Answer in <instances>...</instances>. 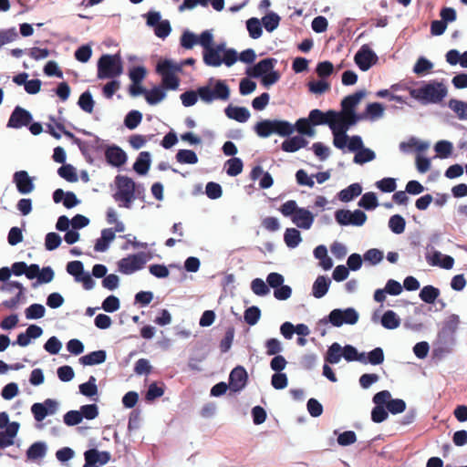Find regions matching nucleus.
Returning a JSON list of instances; mask_svg holds the SVG:
<instances>
[{
	"label": "nucleus",
	"mask_w": 467,
	"mask_h": 467,
	"mask_svg": "<svg viewBox=\"0 0 467 467\" xmlns=\"http://www.w3.org/2000/svg\"><path fill=\"white\" fill-rule=\"evenodd\" d=\"M203 63L206 66L217 67L224 63L232 67L237 60V52L233 48H226L224 43H220L202 51Z\"/></svg>",
	"instance_id": "nucleus-1"
},
{
	"label": "nucleus",
	"mask_w": 467,
	"mask_h": 467,
	"mask_svg": "<svg viewBox=\"0 0 467 467\" xmlns=\"http://www.w3.org/2000/svg\"><path fill=\"white\" fill-rule=\"evenodd\" d=\"M447 88L441 82L432 81L419 88L410 89V96L423 103H439L447 96Z\"/></svg>",
	"instance_id": "nucleus-2"
},
{
	"label": "nucleus",
	"mask_w": 467,
	"mask_h": 467,
	"mask_svg": "<svg viewBox=\"0 0 467 467\" xmlns=\"http://www.w3.org/2000/svg\"><path fill=\"white\" fill-rule=\"evenodd\" d=\"M365 96V90H358L345 97L340 104L341 111H337V119L348 122V124H356L358 121L364 119L365 115L357 114L355 109Z\"/></svg>",
	"instance_id": "nucleus-3"
},
{
	"label": "nucleus",
	"mask_w": 467,
	"mask_h": 467,
	"mask_svg": "<svg viewBox=\"0 0 467 467\" xmlns=\"http://www.w3.org/2000/svg\"><path fill=\"white\" fill-rule=\"evenodd\" d=\"M254 130L261 138H267L274 133L281 137H287L294 132L295 127L287 120L263 119L254 125Z\"/></svg>",
	"instance_id": "nucleus-4"
},
{
	"label": "nucleus",
	"mask_w": 467,
	"mask_h": 467,
	"mask_svg": "<svg viewBox=\"0 0 467 467\" xmlns=\"http://www.w3.org/2000/svg\"><path fill=\"white\" fill-rule=\"evenodd\" d=\"M122 73V64L118 55H102L98 61V78H114Z\"/></svg>",
	"instance_id": "nucleus-5"
},
{
	"label": "nucleus",
	"mask_w": 467,
	"mask_h": 467,
	"mask_svg": "<svg viewBox=\"0 0 467 467\" xmlns=\"http://www.w3.org/2000/svg\"><path fill=\"white\" fill-rule=\"evenodd\" d=\"M181 70V66L173 64L168 59L159 62L156 67L157 73L161 76L162 86L171 90L177 89L179 87L180 79L176 77L175 72Z\"/></svg>",
	"instance_id": "nucleus-6"
},
{
	"label": "nucleus",
	"mask_w": 467,
	"mask_h": 467,
	"mask_svg": "<svg viewBox=\"0 0 467 467\" xmlns=\"http://www.w3.org/2000/svg\"><path fill=\"white\" fill-rule=\"evenodd\" d=\"M198 94L200 99L205 103H211L215 99L225 101L229 99L230 88L224 81L217 80L213 88H211L209 86L200 87Z\"/></svg>",
	"instance_id": "nucleus-7"
},
{
	"label": "nucleus",
	"mask_w": 467,
	"mask_h": 467,
	"mask_svg": "<svg viewBox=\"0 0 467 467\" xmlns=\"http://www.w3.org/2000/svg\"><path fill=\"white\" fill-rule=\"evenodd\" d=\"M115 182L118 191L114 194V199L118 202H123L124 206L130 208V203L135 199V182L132 179L122 175H118Z\"/></svg>",
	"instance_id": "nucleus-8"
},
{
	"label": "nucleus",
	"mask_w": 467,
	"mask_h": 467,
	"mask_svg": "<svg viewBox=\"0 0 467 467\" xmlns=\"http://www.w3.org/2000/svg\"><path fill=\"white\" fill-rule=\"evenodd\" d=\"M327 318L328 322L331 323L334 327H339L343 324H356L358 320V314L352 307H348L344 310L336 308L329 313Z\"/></svg>",
	"instance_id": "nucleus-9"
},
{
	"label": "nucleus",
	"mask_w": 467,
	"mask_h": 467,
	"mask_svg": "<svg viewBox=\"0 0 467 467\" xmlns=\"http://www.w3.org/2000/svg\"><path fill=\"white\" fill-rule=\"evenodd\" d=\"M145 263L144 254H131L119 261V271L125 275H130L141 269Z\"/></svg>",
	"instance_id": "nucleus-10"
},
{
	"label": "nucleus",
	"mask_w": 467,
	"mask_h": 467,
	"mask_svg": "<svg viewBox=\"0 0 467 467\" xmlns=\"http://www.w3.org/2000/svg\"><path fill=\"white\" fill-rule=\"evenodd\" d=\"M58 409V402L52 399H47L42 403H35L31 406V412L36 421H42L47 416L53 415Z\"/></svg>",
	"instance_id": "nucleus-11"
},
{
	"label": "nucleus",
	"mask_w": 467,
	"mask_h": 467,
	"mask_svg": "<svg viewBox=\"0 0 467 467\" xmlns=\"http://www.w3.org/2000/svg\"><path fill=\"white\" fill-rule=\"evenodd\" d=\"M308 119L312 125H328L330 130H334L333 126L338 120L337 119V111L333 109L327 110L326 113L320 109H312L308 115Z\"/></svg>",
	"instance_id": "nucleus-12"
},
{
	"label": "nucleus",
	"mask_w": 467,
	"mask_h": 467,
	"mask_svg": "<svg viewBox=\"0 0 467 467\" xmlns=\"http://www.w3.org/2000/svg\"><path fill=\"white\" fill-rule=\"evenodd\" d=\"M354 60L360 70L367 71L376 64L378 57L367 45H364L356 53Z\"/></svg>",
	"instance_id": "nucleus-13"
},
{
	"label": "nucleus",
	"mask_w": 467,
	"mask_h": 467,
	"mask_svg": "<svg viewBox=\"0 0 467 467\" xmlns=\"http://www.w3.org/2000/svg\"><path fill=\"white\" fill-rule=\"evenodd\" d=\"M3 291L14 295L10 299L5 300L2 304L6 308H15L20 302L25 288L18 282H6L2 285Z\"/></svg>",
	"instance_id": "nucleus-14"
},
{
	"label": "nucleus",
	"mask_w": 467,
	"mask_h": 467,
	"mask_svg": "<svg viewBox=\"0 0 467 467\" xmlns=\"http://www.w3.org/2000/svg\"><path fill=\"white\" fill-rule=\"evenodd\" d=\"M354 124H348V122L342 120H337L336 124H334V130H331V131L334 137L333 144L336 148L342 150L347 146L348 141L347 131Z\"/></svg>",
	"instance_id": "nucleus-15"
},
{
	"label": "nucleus",
	"mask_w": 467,
	"mask_h": 467,
	"mask_svg": "<svg viewBox=\"0 0 467 467\" xmlns=\"http://www.w3.org/2000/svg\"><path fill=\"white\" fill-rule=\"evenodd\" d=\"M55 277V272L50 266H46L40 269L38 265L31 264V280L36 279L32 284L33 287H37L41 284H48Z\"/></svg>",
	"instance_id": "nucleus-16"
},
{
	"label": "nucleus",
	"mask_w": 467,
	"mask_h": 467,
	"mask_svg": "<svg viewBox=\"0 0 467 467\" xmlns=\"http://www.w3.org/2000/svg\"><path fill=\"white\" fill-rule=\"evenodd\" d=\"M247 381V372L242 366L234 368L229 376V387L233 391H239L244 388Z\"/></svg>",
	"instance_id": "nucleus-17"
},
{
	"label": "nucleus",
	"mask_w": 467,
	"mask_h": 467,
	"mask_svg": "<svg viewBox=\"0 0 467 467\" xmlns=\"http://www.w3.org/2000/svg\"><path fill=\"white\" fill-rule=\"evenodd\" d=\"M277 63V60L273 57H268L260 60L252 68L247 70V74L252 78H260L265 76L266 73L274 69Z\"/></svg>",
	"instance_id": "nucleus-18"
},
{
	"label": "nucleus",
	"mask_w": 467,
	"mask_h": 467,
	"mask_svg": "<svg viewBox=\"0 0 467 467\" xmlns=\"http://www.w3.org/2000/svg\"><path fill=\"white\" fill-rule=\"evenodd\" d=\"M29 125V111L20 108L16 107L14 111L12 112L7 127L14 129H20L24 126Z\"/></svg>",
	"instance_id": "nucleus-19"
},
{
	"label": "nucleus",
	"mask_w": 467,
	"mask_h": 467,
	"mask_svg": "<svg viewBox=\"0 0 467 467\" xmlns=\"http://www.w3.org/2000/svg\"><path fill=\"white\" fill-rule=\"evenodd\" d=\"M53 201L56 203L63 202V205L67 209H71L80 202V201L78 199L77 195L73 192H65L62 189H57L53 192Z\"/></svg>",
	"instance_id": "nucleus-20"
},
{
	"label": "nucleus",
	"mask_w": 467,
	"mask_h": 467,
	"mask_svg": "<svg viewBox=\"0 0 467 467\" xmlns=\"http://www.w3.org/2000/svg\"><path fill=\"white\" fill-rule=\"evenodd\" d=\"M106 160L115 167L122 166L127 161L126 152L118 146H110L105 151Z\"/></svg>",
	"instance_id": "nucleus-21"
},
{
	"label": "nucleus",
	"mask_w": 467,
	"mask_h": 467,
	"mask_svg": "<svg viewBox=\"0 0 467 467\" xmlns=\"http://www.w3.org/2000/svg\"><path fill=\"white\" fill-rule=\"evenodd\" d=\"M291 220L297 227L307 230L314 223V215L308 210L300 208Z\"/></svg>",
	"instance_id": "nucleus-22"
},
{
	"label": "nucleus",
	"mask_w": 467,
	"mask_h": 467,
	"mask_svg": "<svg viewBox=\"0 0 467 467\" xmlns=\"http://www.w3.org/2000/svg\"><path fill=\"white\" fill-rule=\"evenodd\" d=\"M19 429V424L16 421L11 422L5 431H0V448H6L14 444V438L16 437Z\"/></svg>",
	"instance_id": "nucleus-23"
},
{
	"label": "nucleus",
	"mask_w": 467,
	"mask_h": 467,
	"mask_svg": "<svg viewBox=\"0 0 467 467\" xmlns=\"http://www.w3.org/2000/svg\"><path fill=\"white\" fill-rule=\"evenodd\" d=\"M115 239V233L112 228H106L101 231L100 238L97 239L94 245L96 252H105L109 244Z\"/></svg>",
	"instance_id": "nucleus-24"
},
{
	"label": "nucleus",
	"mask_w": 467,
	"mask_h": 467,
	"mask_svg": "<svg viewBox=\"0 0 467 467\" xmlns=\"http://www.w3.org/2000/svg\"><path fill=\"white\" fill-rule=\"evenodd\" d=\"M225 115L232 119H234L238 122H245L250 118L249 110L244 107H234L229 105L225 110Z\"/></svg>",
	"instance_id": "nucleus-25"
},
{
	"label": "nucleus",
	"mask_w": 467,
	"mask_h": 467,
	"mask_svg": "<svg viewBox=\"0 0 467 467\" xmlns=\"http://www.w3.org/2000/svg\"><path fill=\"white\" fill-rule=\"evenodd\" d=\"M307 145V140L301 136L289 138L282 142L281 149L285 152H296Z\"/></svg>",
	"instance_id": "nucleus-26"
},
{
	"label": "nucleus",
	"mask_w": 467,
	"mask_h": 467,
	"mask_svg": "<svg viewBox=\"0 0 467 467\" xmlns=\"http://www.w3.org/2000/svg\"><path fill=\"white\" fill-rule=\"evenodd\" d=\"M330 279L324 276L319 275L316 279L312 287V294L316 298L323 297L328 291L330 285Z\"/></svg>",
	"instance_id": "nucleus-27"
},
{
	"label": "nucleus",
	"mask_w": 467,
	"mask_h": 467,
	"mask_svg": "<svg viewBox=\"0 0 467 467\" xmlns=\"http://www.w3.org/2000/svg\"><path fill=\"white\" fill-rule=\"evenodd\" d=\"M106 358L107 354L105 350H97L82 356L79 358V362L84 366H93L103 363Z\"/></svg>",
	"instance_id": "nucleus-28"
},
{
	"label": "nucleus",
	"mask_w": 467,
	"mask_h": 467,
	"mask_svg": "<svg viewBox=\"0 0 467 467\" xmlns=\"http://www.w3.org/2000/svg\"><path fill=\"white\" fill-rule=\"evenodd\" d=\"M150 167V154L148 151H141L136 161L133 164L134 171L140 174L145 175Z\"/></svg>",
	"instance_id": "nucleus-29"
},
{
	"label": "nucleus",
	"mask_w": 467,
	"mask_h": 467,
	"mask_svg": "<svg viewBox=\"0 0 467 467\" xmlns=\"http://www.w3.org/2000/svg\"><path fill=\"white\" fill-rule=\"evenodd\" d=\"M342 355L343 358L348 362L359 361L361 363L367 364L365 353H358L356 348L351 345H346L344 348H342Z\"/></svg>",
	"instance_id": "nucleus-30"
},
{
	"label": "nucleus",
	"mask_w": 467,
	"mask_h": 467,
	"mask_svg": "<svg viewBox=\"0 0 467 467\" xmlns=\"http://www.w3.org/2000/svg\"><path fill=\"white\" fill-rule=\"evenodd\" d=\"M362 188L358 183L350 184L346 189H343L338 193V198L341 202H348L361 194Z\"/></svg>",
	"instance_id": "nucleus-31"
},
{
	"label": "nucleus",
	"mask_w": 467,
	"mask_h": 467,
	"mask_svg": "<svg viewBox=\"0 0 467 467\" xmlns=\"http://www.w3.org/2000/svg\"><path fill=\"white\" fill-rule=\"evenodd\" d=\"M14 182L21 193L29 192V174L26 171H16L14 174Z\"/></svg>",
	"instance_id": "nucleus-32"
},
{
	"label": "nucleus",
	"mask_w": 467,
	"mask_h": 467,
	"mask_svg": "<svg viewBox=\"0 0 467 467\" xmlns=\"http://www.w3.org/2000/svg\"><path fill=\"white\" fill-rule=\"evenodd\" d=\"M165 391V385L163 382H152L149 385L148 390L145 394V400L147 401H153L154 400L161 398Z\"/></svg>",
	"instance_id": "nucleus-33"
},
{
	"label": "nucleus",
	"mask_w": 467,
	"mask_h": 467,
	"mask_svg": "<svg viewBox=\"0 0 467 467\" xmlns=\"http://www.w3.org/2000/svg\"><path fill=\"white\" fill-rule=\"evenodd\" d=\"M419 296L423 302L427 304H433L440 296V290L431 285H425L420 290Z\"/></svg>",
	"instance_id": "nucleus-34"
},
{
	"label": "nucleus",
	"mask_w": 467,
	"mask_h": 467,
	"mask_svg": "<svg viewBox=\"0 0 467 467\" xmlns=\"http://www.w3.org/2000/svg\"><path fill=\"white\" fill-rule=\"evenodd\" d=\"M381 324L387 329H395L400 327V319L394 311L388 310L381 317Z\"/></svg>",
	"instance_id": "nucleus-35"
},
{
	"label": "nucleus",
	"mask_w": 467,
	"mask_h": 467,
	"mask_svg": "<svg viewBox=\"0 0 467 467\" xmlns=\"http://www.w3.org/2000/svg\"><path fill=\"white\" fill-rule=\"evenodd\" d=\"M341 357H343L342 348L338 343L335 342L328 348L325 360L330 364H337L340 361Z\"/></svg>",
	"instance_id": "nucleus-36"
},
{
	"label": "nucleus",
	"mask_w": 467,
	"mask_h": 467,
	"mask_svg": "<svg viewBox=\"0 0 467 467\" xmlns=\"http://www.w3.org/2000/svg\"><path fill=\"white\" fill-rule=\"evenodd\" d=\"M284 240L288 247L295 248L302 241L300 232L296 228H287L284 234Z\"/></svg>",
	"instance_id": "nucleus-37"
},
{
	"label": "nucleus",
	"mask_w": 467,
	"mask_h": 467,
	"mask_svg": "<svg viewBox=\"0 0 467 467\" xmlns=\"http://www.w3.org/2000/svg\"><path fill=\"white\" fill-rule=\"evenodd\" d=\"M449 108L456 113L460 119H467V103L462 100L451 99L448 103Z\"/></svg>",
	"instance_id": "nucleus-38"
},
{
	"label": "nucleus",
	"mask_w": 467,
	"mask_h": 467,
	"mask_svg": "<svg viewBox=\"0 0 467 467\" xmlns=\"http://www.w3.org/2000/svg\"><path fill=\"white\" fill-rule=\"evenodd\" d=\"M166 96L165 91L160 88L155 87L150 90H146L145 99L150 105H155L161 102Z\"/></svg>",
	"instance_id": "nucleus-39"
},
{
	"label": "nucleus",
	"mask_w": 467,
	"mask_h": 467,
	"mask_svg": "<svg viewBox=\"0 0 467 467\" xmlns=\"http://www.w3.org/2000/svg\"><path fill=\"white\" fill-rule=\"evenodd\" d=\"M79 108L87 113H92L95 106V101L91 93L87 90L83 92L78 101Z\"/></svg>",
	"instance_id": "nucleus-40"
},
{
	"label": "nucleus",
	"mask_w": 467,
	"mask_h": 467,
	"mask_svg": "<svg viewBox=\"0 0 467 467\" xmlns=\"http://www.w3.org/2000/svg\"><path fill=\"white\" fill-rule=\"evenodd\" d=\"M384 113V107L379 102H373L368 104L366 110L361 115H365L366 118L376 119L381 118Z\"/></svg>",
	"instance_id": "nucleus-41"
},
{
	"label": "nucleus",
	"mask_w": 467,
	"mask_h": 467,
	"mask_svg": "<svg viewBox=\"0 0 467 467\" xmlns=\"http://www.w3.org/2000/svg\"><path fill=\"white\" fill-rule=\"evenodd\" d=\"M389 229L396 234H400L405 231L406 221L400 214L392 215L389 220Z\"/></svg>",
	"instance_id": "nucleus-42"
},
{
	"label": "nucleus",
	"mask_w": 467,
	"mask_h": 467,
	"mask_svg": "<svg viewBox=\"0 0 467 467\" xmlns=\"http://www.w3.org/2000/svg\"><path fill=\"white\" fill-rule=\"evenodd\" d=\"M176 160L180 163L186 164H195L198 162V157L192 150H179L176 153Z\"/></svg>",
	"instance_id": "nucleus-43"
},
{
	"label": "nucleus",
	"mask_w": 467,
	"mask_h": 467,
	"mask_svg": "<svg viewBox=\"0 0 467 467\" xmlns=\"http://www.w3.org/2000/svg\"><path fill=\"white\" fill-rule=\"evenodd\" d=\"M379 205L377 196L374 192H368L362 195L358 202V206L366 210H374Z\"/></svg>",
	"instance_id": "nucleus-44"
},
{
	"label": "nucleus",
	"mask_w": 467,
	"mask_h": 467,
	"mask_svg": "<svg viewBox=\"0 0 467 467\" xmlns=\"http://www.w3.org/2000/svg\"><path fill=\"white\" fill-rule=\"evenodd\" d=\"M432 265H438L441 268L450 270L453 267L454 259L451 255H441L440 252H435L433 254Z\"/></svg>",
	"instance_id": "nucleus-45"
},
{
	"label": "nucleus",
	"mask_w": 467,
	"mask_h": 467,
	"mask_svg": "<svg viewBox=\"0 0 467 467\" xmlns=\"http://www.w3.org/2000/svg\"><path fill=\"white\" fill-rule=\"evenodd\" d=\"M79 391L82 395L87 397H93L98 394V387L96 385V379L90 376L88 380L79 385Z\"/></svg>",
	"instance_id": "nucleus-46"
},
{
	"label": "nucleus",
	"mask_w": 467,
	"mask_h": 467,
	"mask_svg": "<svg viewBox=\"0 0 467 467\" xmlns=\"http://www.w3.org/2000/svg\"><path fill=\"white\" fill-rule=\"evenodd\" d=\"M225 165L227 166L226 173L232 177L239 175L244 167L242 160L234 157L228 160Z\"/></svg>",
	"instance_id": "nucleus-47"
},
{
	"label": "nucleus",
	"mask_w": 467,
	"mask_h": 467,
	"mask_svg": "<svg viewBox=\"0 0 467 467\" xmlns=\"http://www.w3.org/2000/svg\"><path fill=\"white\" fill-rule=\"evenodd\" d=\"M58 175L69 182H76L78 175L75 168L71 164H63L57 170Z\"/></svg>",
	"instance_id": "nucleus-48"
},
{
	"label": "nucleus",
	"mask_w": 467,
	"mask_h": 467,
	"mask_svg": "<svg viewBox=\"0 0 467 467\" xmlns=\"http://www.w3.org/2000/svg\"><path fill=\"white\" fill-rule=\"evenodd\" d=\"M142 120V114L138 110L130 111L124 119L125 126L130 130H134Z\"/></svg>",
	"instance_id": "nucleus-49"
},
{
	"label": "nucleus",
	"mask_w": 467,
	"mask_h": 467,
	"mask_svg": "<svg viewBox=\"0 0 467 467\" xmlns=\"http://www.w3.org/2000/svg\"><path fill=\"white\" fill-rule=\"evenodd\" d=\"M246 27L252 38L256 39L262 36V26L257 18L253 17L248 19L246 22Z\"/></svg>",
	"instance_id": "nucleus-50"
},
{
	"label": "nucleus",
	"mask_w": 467,
	"mask_h": 467,
	"mask_svg": "<svg viewBox=\"0 0 467 467\" xmlns=\"http://www.w3.org/2000/svg\"><path fill=\"white\" fill-rule=\"evenodd\" d=\"M261 317V310L257 306H250L245 309L244 318L245 323L250 326H254Z\"/></svg>",
	"instance_id": "nucleus-51"
},
{
	"label": "nucleus",
	"mask_w": 467,
	"mask_h": 467,
	"mask_svg": "<svg viewBox=\"0 0 467 467\" xmlns=\"http://www.w3.org/2000/svg\"><path fill=\"white\" fill-rule=\"evenodd\" d=\"M376 155L373 150L368 148H362L354 156V162L363 164L365 162L371 161L375 159Z\"/></svg>",
	"instance_id": "nucleus-52"
},
{
	"label": "nucleus",
	"mask_w": 467,
	"mask_h": 467,
	"mask_svg": "<svg viewBox=\"0 0 467 467\" xmlns=\"http://www.w3.org/2000/svg\"><path fill=\"white\" fill-rule=\"evenodd\" d=\"M367 363L373 366L380 365L384 361V352L381 348H375L368 353L366 357Z\"/></svg>",
	"instance_id": "nucleus-53"
},
{
	"label": "nucleus",
	"mask_w": 467,
	"mask_h": 467,
	"mask_svg": "<svg viewBox=\"0 0 467 467\" xmlns=\"http://www.w3.org/2000/svg\"><path fill=\"white\" fill-rule=\"evenodd\" d=\"M67 272L73 275L76 281L79 280L80 276H82L84 273V266L82 262L80 261H71L67 265Z\"/></svg>",
	"instance_id": "nucleus-54"
},
{
	"label": "nucleus",
	"mask_w": 467,
	"mask_h": 467,
	"mask_svg": "<svg viewBox=\"0 0 467 467\" xmlns=\"http://www.w3.org/2000/svg\"><path fill=\"white\" fill-rule=\"evenodd\" d=\"M262 21L265 30L268 32H272L278 26L280 17L275 13H270L265 16Z\"/></svg>",
	"instance_id": "nucleus-55"
},
{
	"label": "nucleus",
	"mask_w": 467,
	"mask_h": 467,
	"mask_svg": "<svg viewBox=\"0 0 467 467\" xmlns=\"http://www.w3.org/2000/svg\"><path fill=\"white\" fill-rule=\"evenodd\" d=\"M293 126L295 127V130H296L300 134H304V135H307V136L314 135V130L311 128V122H310L309 119H305V118L299 119H297L296 124Z\"/></svg>",
	"instance_id": "nucleus-56"
},
{
	"label": "nucleus",
	"mask_w": 467,
	"mask_h": 467,
	"mask_svg": "<svg viewBox=\"0 0 467 467\" xmlns=\"http://www.w3.org/2000/svg\"><path fill=\"white\" fill-rule=\"evenodd\" d=\"M252 291L260 296H266L270 290L268 285L261 278H255L251 283Z\"/></svg>",
	"instance_id": "nucleus-57"
},
{
	"label": "nucleus",
	"mask_w": 467,
	"mask_h": 467,
	"mask_svg": "<svg viewBox=\"0 0 467 467\" xmlns=\"http://www.w3.org/2000/svg\"><path fill=\"white\" fill-rule=\"evenodd\" d=\"M61 242H62V239L58 234L53 233V232L48 233L45 238L46 249L48 251H53V250L57 249V247H59V245L61 244Z\"/></svg>",
	"instance_id": "nucleus-58"
},
{
	"label": "nucleus",
	"mask_w": 467,
	"mask_h": 467,
	"mask_svg": "<svg viewBox=\"0 0 467 467\" xmlns=\"http://www.w3.org/2000/svg\"><path fill=\"white\" fill-rule=\"evenodd\" d=\"M198 44L197 36L188 30L184 31L181 36V46L186 49H192Z\"/></svg>",
	"instance_id": "nucleus-59"
},
{
	"label": "nucleus",
	"mask_w": 467,
	"mask_h": 467,
	"mask_svg": "<svg viewBox=\"0 0 467 467\" xmlns=\"http://www.w3.org/2000/svg\"><path fill=\"white\" fill-rule=\"evenodd\" d=\"M299 209L296 201L289 200L281 205L279 211L284 216L292 218Z\"/></svg>",
	"instance_id": "nucleus-60"
},
{
	"label": "nucleus",
	"mask_w": 467,
	"mask_h": 467,
	"mask_svg": "<svg viewBox=\"0 0 467 467\" xmlns=\"http://www.w3.org/2000/svg\"><path fill=\"white\" fill-rule=\"evenodd\" d=\"M234 328L228 327L223 338L221 340L220 345H219L220 350L223 353L227 352L231 348V346L234 341Z\"/></svg>",
	"instance_id": "nucleus-61"
},
{
	"label": "nucleus",
	"mask_w": 467,
	"mask_h": 467,
	"mask_svg": "<svg viewBox=\"0 0 467 467\" xmlns=\"http://www.w3.org/2000/svg\"><path fill=\"white\" fill-rule=\"evenodd\" d=\"M435 151L441 157L447 158L452 151V143L448 140H440L435 144Z\"/></svg>",
	"instance_id": "nucleus-62"
},
{
	"label": "nucleus",
	"mask_w": 467,
	"mask_h": 467,
	"mask_svg": "<svg viewBox=\"0 0 467 467\" xmlns=\"http://www.w3.org/2000/svg\"><path fill=\"white\" fill-rule=\"evenodd\" d=\"M386 408L390 413L398 414L406 410V403L401 399H393L387 402Z\"/></svg>",
	"instance_id": "nucleus-63"
},
{
	"label": "nucleus",
	"mask_w": 467,
	"mask_h": 467,
	"mask_svg": "<svg viewBox=\"0 0 467 467\" xmlns=\"http://www.w3.org/2000/svg\"><path fill=\"white\" fill-rule=\"evenodd\" d=\"M205 193L210 199L215 200L222 196L223 190L219 183L210 182L206 184Z\"/></svg>",
	"instance_id": "nucleus-64"
}]
</instances>
